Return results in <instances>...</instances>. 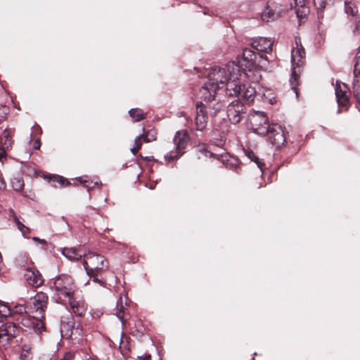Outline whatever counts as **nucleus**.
I'll return each mask as SVG.
<instances>
[{"label": "nucleus", "instance_id": "nucleus-43", "mask_svg": "<svg viewBox=\"0 0 360 360\" xmlns=\"http://www.w3.org/2000/svg\"><path fill=\"white\" fill-rule=\"evenodd\" d=\"M141 360H149L150 359V354H145L143 356H138Z\"/></svg>", "mask_w": 360, "mask_h": 360}, {"label": "nucleus", "instance_id": "nucleus-25", "mask_svg": "<svg viewBox=\"0 0 360 360\" xmlns=\"http://www.w3.org/2000/svg\"><path fill=\"white\" fill-rule=\"evenodd\" d=\"M73 328L74 326L72 321L65 322L61 321L60 332L63 336H71L72 334Z\"/></svg>", "mask_w": 360, "mask_h": 360}, {"label": "nucleus", "instance_id": "nucleus-18", "mask_svg": "<svg viewBox=\"0 0 360 360\" xmlns=\"http://www.w3.org/2000/svg\"><path fill=\"white\" fill-rule=\"evenodd\" d=\"M68 302L76 316H82L85 314L87 307L82 298L75 296V294L73 296H70V299H67Z\"/></svg>", "mask_w": 360, "mask_h": 360}, {"label": "nucleus", "instance_id": "nucleus-34", "mask_svg": "<svg viewBox=\"0 0 360 360\" xmlns=\"http://www.w3.org/2000/svg\"><path fill=\"white\" fill-rule=\"evenodd\" d=\"M77 181H79V183L84 184L85 186V187L87 188V190H88L89 192L94 186L101 185V182L96 181V182L94 183V185L91 186L89 185V184H86L89 183L88 180H86V179L83 180V179L82 177H79V178L77 179Z\"/></svg>", "mask_w": 360, "mask_h": 360}, {"label": "nucleus", "instance_id": "nucleus-29", "mask_svg": "<svg viewBox=\"0 0 360 360\" xmlns=\"http://www.w3.org/2000/svg\"><path fill=\"white\" fill-rule=\"evenodd\" d=\"M11 217L13 219V221L15 222L18 229L21 231L22 235H25V233L29 232V229L27 226H25L23 224H22L20 220L18 219V217L15 214V212L11 210Z\"/></svg>", "mask_w": 360, "mask_h": 360}, {"label": "nucleus", "instance_id": "nucleus-21", "mask_svg": "<svg viewBox=\"0 0 360 360\" xmlns=\"http://www.w3.org/2000/svg\"><path fill=\"white\" fill-rule=\"evenodd\" d=\"M61 253L68 259L75 261L81 259L84 255L75 248H64L61 250Z\"/></svg>", "mask_w": 360, "mask_h": 360}, {"label": "nucleus", "instance_id": "nucleus-39", "mask_svg": "<svg viewBox=\"0 0 360 360\" xmlns=\"http://www.w3.org/2000/svg\"><path fill=\"white\" fill-rule=\"evenodd\" d=\"M55 178L56 179V181L59 182L61 185H64L65 182L66 183L67 185L69 184L68 180L64 179L61 176H56Z\"/></svg>", "mask_w": 360, "mask_h": 360}, {"label": "nucleus", "instance_id": "nucleus-46", "mask_svg": "<svg viewBox=\"0 0 360 360\" xmlns=\"http://www.w3.org/2000/svg\"><path fill=\"white\" fill-rule=\"evenodd\" d=\"M148 188L151 190L154 189L155 188V186L154 185H150L148 186Z\"/></svg>", "mask_w": 360, "mask_h": 360}, {"label": "nucleus", "instance_id": "nucleus-16", "mask_svg": "<svg viewBox=\"0 0 360 360\" xmlns=\"http://www.w3.org/2000/svg\"><path fill=\"white\" fill-rule=\"evenodd\" d=\"M273 44L270 38L258 37L252 39L250 46L257 51L269 53L272 51Z\"/></svg>", "mask_w": 360, "mask_h": 360}, {"label": "nucleus", "instance_id": "nucleus-2", "mask_svg": "<svg viewBox=\"0 0 360 360\" xmlns=\"http://www.w3.org/2000/svg\"><path fill=\"white\" fill-rule=\"evenodd\" d=\"M250 129L258 135L267 136L269 142L275 147L281 146L285 141L284 132L278 124H269L268 117L263 112H254L249 115Z\"/></svg>", "mask_w": 360, "mask_h": 360}, {"label": "nucleus", "instance_id": "nucleus-12", "mask_svg": "<svg viewBox=\"0 0 360 360\" xmlns=\"http://www.w3.org/2000/svg\"><path fill=\"white\" fill-rule=\"evenodd\" d=\"M283 11L282 6L274 1H268L262 13L261 18L263 21L269 22L278 19Z\"/></svg>", "mask_w": 360, "mask_h": 360}, {"label": "nucleus", "instance_id": "nucleus-19", "mask_svg": "<svg viewBox=\"0 0 360 360\" xmlns=\"http://www.w3.org/2000/svg\"><path fill=\"white\" fill-rule=\"evenodd\" d=\"M41 318L38 314L32 318L22 316L20 323L22 326L33 330L37 333H39L43 328V323L40 320Z\"/></svg>", "mask_w": 360, "mask_h": 360}, {"label": "nucleus", "instance_id": "nucleus-40", "mask_svg": "<svg viewBox=\"0 0 360 360\" xmlns=\"http://www.w3.org/2000/svg\"><path fill=\"white\" fill-rule=\"evenodd\" d=\"M32 240L34 241L37 242V243H39L40 244H42V245H46L47 244V243H46V241L45 240L41 239V238H39L38 237H36V236H34L32 238Z\"/></svg>", "mask_w": 360, "mask_h": 360}, {"label": "nucleus", "instance_id": "nucleus-10", "mask_svg": "<svg viewBox=\"0 0 360 360\" xmlns=\"http://www.w3.org/2000/svg\"><path fill=\"white\" fill-rule=\"evenodd\" d=\"M226 114L231 123L237 124L246 114L245 106L241 101H233L228 105Z\"/></svg>", "mask_w": 360, "mask_h": 360}, {"label": "nucleus", "instance_id": "nucleus-48", "mask_svg": "<svg viewBox=\"0 0 360 360\" xmlns=\"http://www.w3.org/2000/svg\"><path fill=\"white\" fill-rule=\"evenodd\" d=\"M226 167H229L228 163H226Z\"/></svg>", "mask_w": 360, "mask_h": 360}, {"label": "nucleus", "instance_id": "nucleus-5", "mask_svg": "<svg viewBox=\"0 0 360 360\" xmlns=\"http://www.w3.org/2000/svg\"><path fill=\"white\" fill-rule=\"evenodd\" d=\"M11 314V309L6 303L0 300V347H6L11 338L20 332V326L13 322L4 319Z\"/></svg>", "mask_w": 360, "mask_h": 360}, {"label": "nucleus", "instance_id": "nucleus-3", "mask_svg": "<svg viewBox=\"0 0 360 360\" xmlns=\"http://www.w3.org/2000/svg\"><path fill=\"white\" fill-rule=\"evenodd\" d=\"M49 284L52 300L63 304H66L67 299L73 296L76 291L73 278L67 274L56 276L49 281Z\"/></svg>", "mask_w": 360, "mask_h": 360}, {"label": "nucleus", "instance_id": "nucleus-49", "mask_svg": "<svg viewBox=\"0 0 360 360\" xmlns=\"http://www.w3.org/2000/svg\"><path fill=\"white\" fill-rule=\"evenodd\" d=\"M1 122V118H0V122Z\"/></svg>", "mask_w": 360, "mask_h": 360}, {"label": "nucleus", "instance_id": "nucleus-9", "mask_svg": "<svg viewBox=\"0 0 360 360\" xmlns=\"http://www.w3.org/2000/svg\"><path fill=\"white\" fill-rule=\"evenodd\" d=\"M83 266L86 272L104 271L108 269V262L104 256L93 252L84 255Z\"/></svg>", "mask_w": 360, "mask_h": 360}, {"label": "nucleus", "instance_id": "nucleus-26", "mask_svg": "<svg viewBox=\"0 0 360 360\" xmlns=\"http://www.w3.org/2000/svg\"><path fill=\"white\" fill-rule=\"evenodd\" d=\"M142 130L143 133L139 135V136H141V139H143L146 143H149L156 139V132L154 129L146 131L145 128L143 127Z\"/></svg>", "mask_w": 360, "mask_h": 360}, {"label": "nucleus", "instance_id": "nucleus-22", "mask_svg": "<svg viewBox=\"0 0 360 360\" xmlns=\"http://www.w3.org/2000/svg\"><path fill=\"white\" fill-rule=\"evenodd\" d=\"M196 150L198 152V158H200L202 156L205 158H217L218 155L212 152L210 149V146L206 145L205 143H199L196 146Z\"/></svg>", "mask_w": 360, "mask_h": 360}, {"label": "nucleus", "instance_id": "nucleus-13", "mask_svg": "<svg viewBox=\"0 0 360 360\" xmlns=\"http://www.w3.org/2000/svg\"><path fill=\"white\" fill-rule=\"evenodd\" d=\"M348 87L345 83L336 82L335 89V97L339 107H345L346 109L349 106V99L347 95Z\"/></svg>", "mask_w": 360, "mask_h": 360}, {"label": "nucleus", "instance_id": "nucleus-44", "mask_svg": "<svg viewBox=\"0 0 360 360\" xmlns=\"http://www.w3.org/2000/svg\"><path fill=\"white\" fill-rule=\"evenodd\" d=\"M16 311H18L20 314H22L23 312L25 311V308L24 307L21 306V307H19L18 310H16Z\"/></svg>", "mask_w": 360, "mask_h": 360}, {"label": "nucleus", "instance_id": "nucleus-4", "mask_svg": "<svg viewBox=\"0 0 360 360\" xmlns=\"http://www.w3.org/2000/svg\"><path fill=\"white\" fill-rule=\"evenodd\" d=\"M274 60V56L271 55L262 56L259 55L257 58V55L249 48H245L243 50L242 54L238 58V63H236L240 70H241V75H245L246 71H252L257 69V67L260 68H266L270 61Z\"/></svg>", "mask_w": 360, "mask_h": 360}, {"label": "nucleus", "instance_id": "nucleus-11", "mask_svg": "<svg viewBox=\"0 0 360 360\" xmlns=\"http://www.w3.org/2000/svg\"><path fill=\"white\" fill-rule=\"evenodd\" d=\"M215 94L212 92V96L207 98H205L202 94H200L202 101L198 103L203 105V108L206 109L211 117L217 115L224 106L223 103L216 98Z\"/></svg>", "mask_w": 360, "mask_h": 360}, {"label": "nucleus", "instance_id": "nucleus-14", "mask_svg": "<svg viewBox=\"0 0 360 360\" xmlns=\"http://www.w3.org/2000/svg\"><path fill=\"white\" fill-rule=\"evenodd\" d=\"M209 116L210 115L206 109L203 108V105L198 102L196 104V115L195 117L196 130L202 131L206 128Z\"/></svg>", "mask_w": 360, "mask_h": 360}, {"label": "nucleus", "instance_id": "nucleus-24", "mask_svg": "<svg viewBox=\"0 0 360 360\" xmlns=\"http://www.w3.org/2000/svg\"><path fill=\"white\" fill-rule=\"evenodd\" d=\"M246 156L252 162H254L257 167L260 169L261 172H264V163L259 160V158L252 150H245Z\"/></svg>", "mask_w": 360, "mask_h": 360}, {"label": "nucleus", "instance_id": "nucleus-20", "mask_svg": "<svg viewBox=\"0 0 360 360\" xmlns=\"http://www.w3.org/2000/svg\"><path fill=\"white\" fill-rule=\"evenodd\" d=\"M24 276L28 284L33 287H39L43 283L40 272L35 268L27 267Z\"/></svg>", "mask_w": 360, "mask_h": 360}, {"label": "nucleus", "instance_id": "nucleus-1", "mask_svg": "<svg viewBox=\"0 0 360 360\" xmlns=\"http://www.w3.org/2000/svg\"><path fill=\"white\" fill-rule=\"evenodd\" d=\"M241 77V70L235 62H229L224 68L214 67L207 76V82L200 89L205 98L212 96V92L216 93L217 89L227 87L230 82L238 80Z\"/></svg>", "mask_w": 360, "mask_h": 360}, {"label": "nucleus", "instance_id": "nucleus-47", "mask_svg": "<svg viewBox=\"0 0 360 360\" xmlns=\"http://www.w3.org/2000/svg\"><path fill=\"white\" fill-rule=\"evenodd\" d=\"M30 141H31L32 138V133H30Z\"/></svg>", "mask_w": 360, "mask_h": 360}, {"label": "nucleus", "instance_id": "nucleus-8", "mask_svg": "<svg viewBox=\"0 0 360 360\" xmlns=\"http://www.w3.org/2000/svg\"><path fill=\"white\" fill-rule=\"evenodd\" d=\"M189 137L186 130H181L176 132L174 137L175 149L170 150L165 155V158L168 162L179 159L184 153L188 142Z\"/></svg>", "mask_w": 360, "mask_h": 360}, {"label": "nucleus", "instance_id": "nucleus-41", "mask_svg": "<svg viewBox=\"0 0 360 360\" xmlns=\"http://www.w3.org/2000/svg\"><path fill=\"white\" fill-rule=\"evenodd\" d=\"M356 72L360 73V61L358 60L354 64V73L356 74Z\"/></svg>", "mask_w": 360, "mask_h": 360}, {"label": "nucleus", "instance_id": "nucleus-6", "mask_svg": "<svg viewBox=\"0 0 360 360\" xmlns=\"http://www.w3.org/2000/svg\"><path fill=\"white\" fill-rule=\"evenodd\" d=\"M304 58L305 51L301 44L300 39L295 38V46L292 47L291 51L292 73L290 84L297 98H298L297 86L299 85L300 75L296 69H300L302 67Z\"/></svg>", "mask_w": 360, "mask_h": 360}, {"label": "nucleus", "instance_id": "nucleus-27", "mask_svg": "<svg viewBox=\"0 0 360 360\" xmlns=\"http://www.w3.org/2000/svg\"><path fill=\"white\" fill-rule=\"evenodd\" d=\"M129 115L135 122H139L146 118V114L139 108H131L129 110Z\"/></svg>", "mask_w": 360, "mask_h": 360}, {"label": "nucleus", "instance_id": "nucleus-42", "mask_svg": "<svg viewBox=\"0 0 360 360\" xmlns=\"http://www.w3.org/2000/svg\"><path fill=\"white\" fill-rule=\"evenodd\" d=\"M40 146H41L40 140L39 139H35L34 142V145H33V148L34 150H38V149H39Z\"/></svg>", "mask_w": 360, "mask_h": 360}, {"label": "nucleus", "instance_id": "nucleus-45", "mask_svg": "<svg viewBox=\"0 0 360 360\" xmlns=\"http://www.w3.org/2000/svg\"><path fill=\"white\" fill-rule=\"evenodd\" d=\"M238 164V161L237 160H233V162H231V165H233V166H236Z\"/></svg>", "mask_w": 360, "mask_h": 360}, {"label": "nucleus", "instance_id": "nucleus-35", "mask_svg": "<svg viewBox=\"0 0 360 360\" xmlns=\"http://www.w3.org/2000/svg\"><path fill=\"white\" fill-rule=\"evenodd\" d=\"M29 258L26 255H20L17 258L18 264L20 266H25L28 263Z\"/></svg>", "mask_w": 360, "mask_h": 360}, {"label": "nucleus", "instance_id": "nucleus-38", "mask_svg": "<svg viewBox=\"0 0 360 360\" xmlns=\"http://www.w3.org/2000/svg\"><path fill=\"white\" fill-rule=\"evenodd\" d=\"M74 353L67 352L60 360H72L74 359Z\"/></svg>", "mask_w": 360, "mask_h": 360}, {"label": "nucleus", "instance_id": "nucleus-33", "mask_svg": "<svg viewBox=\"0 0 360 360\" xmlns=\"http://www.w3.org/2000/svg\"><path fill=\"white\" fill-rule=\"evenodd\" d=\"M142 145L141 136H137L134 139V147L131 148V152L134 155H136L138 150L141 148Z\"/></svg>", "mask_w": 360, "mask_h": 360}, {"label": "nucleus", "instance_id": "nucleus-30", "mask_svg": "<svg viewBox=\"0 0 360 360\" xmlns=\"http://www.w3.org/2000/svg\"><path fill=\"white\" fill-rule=\"evenodd\" d=\"M11 186L16 191H20L24 186L23 180L19 177H15L11 179Z\"/></svg>", "mask_w": 360, "mask_h": 360}, {"label": "nucleus", "instance_id": "nucleus-23", "mask_svg": "<svg viewBox=\"0 0 360 360\" xmlns=\"http://www.w3.org/2000/svg\"><path fill=\"white\" fill-rule=\"evenodd\" d=\"M102 272L101 271H96L92 272H86V274L89 276V279L91 280L94 283L99 284L101 286H105V280L102 276Z\"/></svg>", "mask_w": 360, "mask_h": 360}, {"label": "nucleus", "instance_id": "nucleus-28", "mask_svg": "<svg viewBox=\"0 0 360 360\" xmlns=\"http://www.w3.org/2000/svg\"><path fill=\"white\" fill-rule=\"evenodd\" d=\"M345 12L347 15H350L352 16H356L358 13L357 7L355 3L351 1H345Z\"/></svg>", "mask_w": 360, "mask_h": 360}, {"label": "nucleus", "instance_id": "nucleus-17", "mask_svg": "<svg viewBox=\"0 0 360 360\" xmlns=\"http://www.w3.org/2000/svg\"><path fill=\"white\" fill-rule=\"evenodd\" d=\"M12 131L11 129H4L0 135V160L6 156V150L12 148Z\"/></svg>", "mask_w": 360, "mask_h": 360}, {"label": "nucleus", "instance_id": "nucleus-37", "mask_svg": "<svg viewBox=\"0 0 360 360\" xmlns=\"http://www.w3.org/2000/svg\"><path fill=\"white\" fill-rule=\"evenodd\" d=\"M354 34H359L360 33V16H356V21H355V26L353 30Z\"/></svg>", "mask_w": 360, "mask_h": 360}, {"label": "nucleus", "instance_id": "nucleus-7", "mask_svg": "<svg viewBox=\"0 0 360 360\" xmlns=\"http://www.w3.org/2000/svg\"><path fill=\"white\" fill-rule=\"evenodd\" d=\"M226 93L231 96H237L246 103H252L257 95L255 86L248 83L241 84L238 79L227 84Z\"/></svg>", "mask_w": 360, "mask_h": 360}, {"label": "nucleus", "instance_id": "nucleus-32", "mask_svg": "<svg viewBox=\"0 0 360 360\" xmlns=\"http://www.w3.org/2000/svg\"><path fill=\"white\" fill-rule=\"evenodd\" d=\"M353 94L358 105H360V84L358 81L353 82Z\"/></svg>", "mask_w": 360, "mask_h": 360}, {"label": "nucleus", "instance_id": "nucleus-36", "mask_svg": "<svg viewBox=\"0 0 360 360\" xmlns=\"http://www.w3.org/2000/svg\"><path fill=\"white\" fill-rule=\"evenodd\" d=\"M301 7H302V9L297 8L296 10V14L298 18H302V17L305 16L309 12L308 8L302 6H301Z\"/></svg>", "mask_w": 360, "mask_h": 360}, {"label": "nucleus", "instance_id": "nucleus-15", "mask_svg": "<svg viewBox=\"0 0 360 360\" xmlns=\"http://www.w3.org/2000/svg\"><path fill=\"white\" fill-rule=\"evenodd\" d=\"M33 309L40 317H44V309L46 308L48 296L43 292H37L32 299Z\"/></svg>", "mask_w": 360, "mask_h": 360}, {"label": "nucleus", "instance_id": "nucleus-31", "mask_svg": "<svg viewBox=\"0 0 360 360\" xmlns=\"http://www.w3.org/2000/svg\"><path fill=\"white\" fill-rule=\"evenodd\" d=\"M120 305L119 304V302H117V311L116 316L121 321L122 323H124V307L122 304V297H120Z\"/></svg>", "mask_w": 360, "mask_h": 360}]
</instances>
